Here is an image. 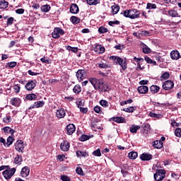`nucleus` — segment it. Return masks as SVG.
<instances>
[{"label": "nucleus", "mask_w": 181, "mask_h": 181, "mask_svg": "<svg viewBox=\"0 0 181 181\" xmlns=\"http://www.w3.org/2000/svg\"><path fill=\"white\" fill-rule=\"evenodd\" d=\"M15 172H16V168H11L9 170H5L3 172V176L6 179V180L11 179L12 176L15 175Z\"/></svg>", "instance_id": "obj_4"}, {"label": "nucleus", "mask_w": 181, "mask_h": 181, "mask_svg": "<svg viewBox=\"0 0 181 181\" xmlns=\"http://www.w3.org/2000/svg\"><path fill=\"white\" fill-rule=\"evenodd\" d=\"M40 8H41L42 12H45V13L49 12V11H50V8H51L50 5L49 4L43 5Z\"/></svg>", "instance_id": "obj_38"}, {"label": "nucleus", "mask_w": 181, "mask_h": 181, "mask_svg": "<svg viewBox=\"0 0 181 181\" xmlns=\"http://www.w3.org/2000/svg\"><path fill=\"white\" fill-rule=\"evenodd\" d=\"M76 78L79 82L83 81L86 78V71L84 69H79L76 72Z\"/></svg>", "instance_id": "obj_7"}, {"label": "nucleus", "mask_w": 181, "mask_h": 181, "mask_svg": "<svg viewBox=\"0 0 181 181\" xmlns=\"http://www.w3.org/2000/svg\"><path fill=\"white\" fill-rule=\"evenodd\" d=\"M9 6V3L5 0H0V9H6Z\"/></svg>", "instance_id": "obj_28"}, {"label": "nucleus", "mask_w": 181, "mask_h": 181, "mask_svg": "<svg viewBox=\"0 0 181 181\" xmlns=\"http://www.w3.org/2000/svg\"><path fill=\"white\" fill-rule=\"evenodd\" d=\"M21 100L19 98H13L10 100V104L14 105V107H19L21 105Z\"/></svg>", "instance_id": "obj_17"}, {"label": "nucleus", "mask_w": 181, "mask_h": 181, "mask_svg": "<svg viewBox=\"0 0 181 181\" xmlns=\"http://www.w3.org/2000/svg\"><path fill=\"white\" fill-rule=\"evenodd\" d=\"M92 154L93 156H98L100 157L101 156V150L100 148H98L97 150L94 151Z\"/></svg>", "instance_id": "obj_47"}, {"label": "nucleus", "mask_w": 181, "mask_h": 181, "mask_svg": "<svg viewBox=\"0 0 181 181\" xmlns=\"http://www.w3.org/2000/svg\"><path fill=\"white\" fill-rule=\"evenodd\" d=\"M57 118H64L66 117V110L63 108H60L56 112Z\"/></svg>", "instance_id": "obj_20"}, {"label": "nucleus", "mask_w": 181, "mask_h": 181, "mask_svg": "<svg viewBox=\"0 0 181 181\" xmlns=\"http://www.w3.org/2000/svg\"><path fill=\"white\" fill-rule=\"evenodd\" d=\"M151 132V125L146 123L143 125V135L144 136H148V134Z\"/></svg>", "instance_id": "obj_13"}, {"label": "nucleus", "mask_w": 181, "mask_h": 181, "mask_svg": "<svg viewBox=\"0 0 181 181\" xmlns=\"http://www.w3.org/2000/svg\"><path fill=\"white\" fill-rule=\"evenodd\" d=\"M153 146L156 148V149H160V148H163V143H162L160 141H153Z\"/></svg>", "instance_id": "obj_26"}, {"label": "nucleus", "mask_w": 181, "mask_h": 181, "mask_svg": "<svg viewBox=\"0 0 181 181\" xmlns=\"http://www.w3.org/2000/svg\"><path fill=\"white\" fill-rule=\"evenodd\" d=\"M88 139H90V137L87 135H82V136L81 137V141L82 142H84L85 141H88Z\"/></svg>", "instance_id": "obj_59"}, {"label": "nucleus", "mask_w": 181, "mask_h": 181, "mask_svg": "<svg viewBox=\"0 0 181 181\" xmlns=\"http://www.w3.org/2000/svg\"><path fill=\"white\" fill-rule=\"evenodd\" d=\"M151 50L149 47H148L146 45H143V53H145V54H148V53H151Z\"/></svg>", "instance_id": "obj_41"}, {"label": "nucleus", "mask_w": 181, "mask_h": 181, "mask_svg": "<svg viewBox=\"0 0 181 181\" xmlns=\"http://www.w3.org/2000/svg\"><path fill=\"white\" fill-rule=\"evenodd\" d=\"M95 112H97V114H100V112H101V107L100 106H95L94 108H93Z\"/></svg>", "instance_id": "obj_62"}, {"label": "nucleus", "mask_w": 181, "mask_h": 181, "mask_svg": "<svg viewBox=\"0 0 181 181\" xmlns=\"http://www.w3.org/2000/svg\"><path fill=\"white\" fill-rule=\"evenodd\" d=\"M15 149L18 152H23L25 147L23 146V141L22 140H18L15 144Z\"/></svg>", "instance_id": "obj_8"}, {"label": "nucleus", "mask_w": 181, "mask_h": 181, "mask_svg": "<svg viewBox=\"0 0 181 181\" xmlns=\"http://www.w3.org/2000/svg\"><path fill=\"white\" fill-rule=\"evenodd\" d=\"M61 151H63L64 152H67L69 149H70V143L67 141H64L61 143L60 145Z\"/></svg>", "instance_id": "obj_10"}, {"label": "nucleus", "mask_w": 181, "mask_h": 181, "mask_svg": "<svg viewBox=\"0 0 181 181\" xmlns=\"http://www.w3.org/2000/svg\"><path fill=\"white\" fill-rule=\"evenodd\" d=\"M29 173H30V170L29 169V167L25 166L22 168L21 172L22 177H26L29 176Z\"/></svg>", "instance_id": "obj_15"}, {"label": "nucleus", "mask_w": 181, "mask_h": 181, "mask_svg": "<svg viewBox=\"0 0 181 181\" xmlns=\"http://www.w3.org/2000/svg\"><path fill=\"white\" fill-rule=\"evenodd\" d=\"M15 93H18L21 91V86L18 84H16L13 86Z\"/></svg>", "instance_id": "obj_53"}, {"label": "nucleus", "mask_w": 181, "mask_h": 181, "mask_svg": "<svg viewBox=\"0 0 181 181\" xmlns=\"http://www.w3.org/2000/svg\"><path fill=\"white\" fill-rule=\"evenodd\" d=\"M149 117H151V118H156L157 119H160V118H163V115L151 112L149 113Z\"/></svg>", "instance_id": "obj_35"}, {"label": "nucleus", "mask_w": 181, "mask_h": 181, "mask_svg": "<svg viewBox=\"0 0 181 181\" xmlns=\"http://www.w3.org/2000/svg\"><path fill=\"white\" fill-rule=\"evenodd\" d=\"M110 60H112L116 64L121 66L122 70H127V62L119 57L111 56Z\"/></svg>", "instance_id": "obj_2"}, {"label": "nucleus", "mask_w": 181, "mask_h": 181, "mask_svg": "<svg viewBox=\"0 0 181 181\" xmlns=\"http://www.w3.org/2000/svg\"><path fill=\"white\" fill-rule=\"evenodd\" d=\"M161 77H162V78L167 79V78H169V77H170V74H169V73H168V72H165L163 74Z\"/></svg>", "instance_id": "obj_61"}, {"label": "nucleus", "mask_w": 181, "mask_h": 181, "mask_svg": "<svg viewBox=\"0 0 181 181\" xmlns=\"http://www.w3.org/2000/svg\"><path fill=\"white\" fill-rule=\"evenodd\" d=\"M98 32L99 33H107V32H108V28L103 26L100 27L98 29Z\"/></svg>", "instance_id": "obj_48"}, {"label": "nucleus", "mask_w": 181, "mask_h": 181, "mask_svg": "<svg viewBox=\"0 0 181 181\" xmlns=\"http://www.w3.org/2000/svg\"><path fill=\"white\" fill-rule=\"evenodd\" d=\"M70 13H78V6H77L76 4H72L70 7Z\"/></svg>", "instance_id": "obj_22"}, {"label": "nucleus", "mask_w": 181, "mask_h": 181, "mask_svg": "<svg viewBox=\"0 0 181 181\" xmlns=\"http://www.w3.org/2000/svg\"><path fill=\"white\" fill-rule=\"evenodd\" d=\"M168 14L172 18H180V16H179V13L175 10H170V11H168Z\"/></svg>", "instance_id": "obj_29"}, {"label": "nucleus", "mask_w": 181, "mask_h": 181, "mask_svg": "<svg viewBox=\"0 0 181 181\" xmlns=\"http://www.w3.org/2000/svg\"><path fill=\"white\" fill-rule=\"evenodd\" d=\"M37 98V95H36L35 93L28 94L25 96V100H28L29 101L36 100Z\"/></svg>", "instance_id": "obj_31"}, {"label": "nucleus", "mask_w": 181, "mask_h": 181, "mask_svg": "<svg viewBox=\"0 0 181 181\" xmlns=\"http://www.w3.org/2000/svg\"><path fill=\"white\" fill-rule=\"evenodd\" d=\"M175 135L177 136L178 138H181V129L177 128L175 131Z\"/></svg>", "instance_id": "obj_52"}, {"label": "nucleus", "mask_w": 181, "mask_h": 181, "mask_svg": "<svg viewBox=\"0 0 181 181\" xmlns=\"http://www.w3.org/2000/svg\"><path fill=\"white\" fill-rule=\"evenodd\" d=\"M60 35H64V30L60 28H55L52 33V37L54 39H59Z\"/></svg>", "instance_id": "obj_5"}, {"label": "nucleus", "mask_w": 181, "mask_h": 181, "mask_svg": "<svg viewBox=\"0 0 181 181\" xmlns=\"http://www.w3.org/2000/svg\"><path fill=\"white\" fill-rule=\"evenodd\" d=\"M108 25L110 26H114V25H119V21H109Z\"/></svg>", "instance_id": "obj_58"}, {"label": "nucleus", "mask_w": 181, "mask_h": 181, "mask_svg": "<svg viewBox=\"0 0 181 181\" xmlns=\"http://www.w3.org/2000/svg\"><path fill=\"white\" fill-rule=\"evenodd\" d=\"M153 156L148 153H143L140 155L141 160H151Z\"/></svg>", "instance_id": "obj_16"}, {"label": "nucleus", "mask_w": 181, "mask_h": 181, "mask_svg": "<svg viewBox=\"0 0 181 181\" xmlns=\"http://www.w3.org/2000/svg\"><path fill=\"white\" fill-rule=\"evenodd\" d=\"M16 13H18V15H22V14L25 13V9H23V8L16 9Z\"/></svg>", "instance_id": "obj_60"}, {"label": "nucleus", "mask_w": 181, "mask_h": 181, "mask_svg": "<svg viewBox=\"0 0 181 181\" xmlns=\"http://www.w3.org/2000/svg\"><path fill=\"white\" fill-rule=\"evenodd\" d=\"M16 62H11L7 63V66L10 67L11 69H13V67H16Z\"/></svg>", "instance_id": "obj_54"}, {"label": "nucleus", "mask_w": 181, "mask_h": 181, "mask_svg": "<svg viewBox=\"0 0 181 181\" xmlns=\"http://www.w3.org/2000/svg\"><path fill=\"white\" fill-rule=\"evenodd\" d=\"M94 52L95 53H98V54H101L105 52V48L104 47H102L101 45H98L94 48Z\"/></svg>", "instance_id": "obj_19"}, {"label": "nucleus", "mask_w": 181, "mask_h": 181, "mask_svg": "<svg viewBox=\"0 0 181 181\" xmlns=\"http://www.w3.org/2000/svg\"><path fill=\"white\" fill-rule=\"evenodd\" d=\"M128 156L129 159H136V158H138V153L135 151H131L129 153Z\"/></svg>", "instance_id": "obj_37"}, {"label": "nucleus", "mask_w": 181, "mask_h": 181, "mask_svg": "<svg viewBox=\"0 0 181 181\" xmlns=\"http://www.w3.org/2000/svg\"><path fill=\"white\" fill-rule=\"evenodd\" d=\"M141 35L142 36H151V33H149V31L144 30L141 32Z\"/></svg>", "instance_id": "obj_64"}, {"label": "nucleus", "mask_w": 181, "mask_h": 181, "mask_svg": "<svg viewBox=\"0 0 181 181\" xmlns=\"http://www.w3.org/2000/svg\"><path fill=\"white\" fill-rule=\"evenodd\" d=\"M61 180H62V181H71L70 177L67 175H61Z\"/></svg>", "instance_id": "obj_57"}, {"label": "nucleus", "mask_w": 181, "mask_h": 181, "mask_svg": "<svg viewBox=\"0 0 181 181\" xmlns=\"http://www.w3.org/2000/svg\"><path fill=\"white\" fill-rule=\"evenodd\" d=\"M160 88L156 85H153L150 87V91L152 93V94H156L158 91H159Z\"/></svg>", "instance_id": "obj_30"}, {"label": "nucleus", "mask_w": 181, "mask_h": 181, "mask_svg": "<svg viewBox=\"0 0 181 181\" xmlns=\"http://www.w3.org/2000/svg\"><path fill=\"white\" fill-rule=\"evenodd\" d=\"M100 104L104 108H107L109 106L108 102L107 100H101L100 101Z\"/></svg>", "instance_id": "obj_46"}, {"label": "nucleus", "mask_w": 181, "mask_h": 181, "mask_svg": "<svg viewBox=\"0 0 181 181\" xmlns=\"http://www.w3.org/2000/svg\"><path fill=\"white\" fill-rule=\"evenodd\" d=\"M73 91L75 93V94L81 93V86H80V85H76L73 88Z\"/></svg>", "instance_id": "obj_40"}, {"label": "nucleus", "mask_w": 181, "mask_h": 181, "mask_svg": "<svg viewBox=\"0 0 181 181\" xmlns=\"http://www.w3.org/2000/svg\"><path fill=\"white\" fill-rule=\"evenodd\" d=\"M172 60H179L180 59V53L177 50H173L170 54Z\"/></svg>", "instance_id": "obj_11"}, {"label": "nucleus", "mask_w": 181, "mask_h": 181, "mask_svg": "<svg viewBox=\"0 0 181 181\" xmlns=\"http://www.w3.org/2000/svg\"><path fill=\"white\" fill-rule=\"evenodd\" d=\"M45 105V102L43 101H37L35 102L33 107H30V108H39L40 107H43Z\"/></svg>", "instance_id": "obj_32"}, {"label": "nucleus", "mask_w": 181, "mask_h": 181, "mask_svg": "<svg viewBox=\"0 0 181 181\" xmlns=\"http://www.w3.org/2000/svg\"><path fill=\"white\" fill-rule=\"evenodd\" d=\"M144 59L146 61V63H148V64H153V66H156V62L151 59V58L146 57Z\"/></svg>", "instance_id": "obj_43"}, {"label": "nucleus", "mask_w": 181, "mask_h": 181, "mask_svg": "<svg viewBox=\"0 0 181 181\" xmlns=\"http://www.w3.org/2000/svg\"><path fill=\"white\" fill-rule=\"evenodd\" d=\"M97 90H98L99 91H107V90H108V86L103 81H100L97 88Z\"/></svg>", "instance_id": "obj_14"}, {"label": "nucleus", "mask_w": 181, "mask_h": 181, "mask_svg": "<svg viewBox=\"0 0 181 181\" xmlns=\"http://www.w3.org/2000/svg\"><path fill=\"white\" fill-rule=\"evenodd\" d=\"M70 21L72 22V23H74V25L80 23V18H77L76 16H71Z\"/></svg>", "instance_id": "obj_39"}, {"label": "nucleus", "mask_w": 181, "mask_h": 181, "mask_svg": "<svg viewBox=\"0 0 181 181\" xmlns=\"http://www.w3.org/2000/svg\"><path fill=\"white\" fill-rule=\"evenodd\" d=\"M111 8H112V12L113 15H117V13L119 12V6H118L117 4H115L114 6H112Z\"/></svg>", "instance_id": "obj_33"}, {"label": "nucleus", "mask_w": 181, "mask_h": 181, "mask_svg": "<svg viewBox=\"0 0 181 181\" xmlns=\"http://www.w3.org/2000/svg\"><path fill=\"white\" fill-rule=\"evenodd\" d=\"M166 171L165 170H157L153 177L155 180L161 181L165 179Z\"/></svg>", "instance_id": "obj_3"}, {"label": "nucleus", "mask_w": 181, "mask_h": 181, "mask_svg": "<svg viewBox=\"0 0 181 181\" xmlns=\"http://www.w3.org/2000/svg\"><path fill=\"white\" fill-rule=\"evenodd\" d=\"M112 119L115 122H117V124H123L124 122H125V119L122 117H113Z\"/></svg>", "instance_id": "obj_25"}, {"label": "nucleus", "mask_w": 181, "mask_h": 181, "mask_svg": "<svg viewBox=\"0 0 181 181\" xmlns=\"http://www.w3.org/2000/svg\"><path fill=\"white\" fill-rule=\"evenodd\" d=\"M13 21H15V18L13 17H10L7 19V25H11L12 23H13Z\"/></svg>", "instance_id": "obj_56"}, {"label": "nucleus", "mask_w": 181, "mask_h": 181, "mask_svg": "<svg viewBox=\"0 0 181 181\" xmlns=\"http://www.w3.org/2000/svg\"><path fill=\"white\" fill-rule=\"evenodd\" d=\"M146 8L147 9H156V4H152V3H148Z\"/></svg>", "instance_id": "obj_50"}, {"label": "nucleus", "mask_w": 181, "mask_h": 181, "mask_svg": "<svg viewBox=\"0 0 181 181\" xmlns=\"http://www.w3.org/2000/svg\"><path fill=\"white\" fill-rule=\"evenodd\" d=\"M138 129H141V126L132 125L130 128V132H132V134H136Z\"/></svg>", "instance_id": "obj_36"}, {"label": "nucleus", "mask_w": 181, "mask_h": 181, "mask_svg": "<svg viewBox=\"0 0 181 181\" xmlns=\"http://www.w3.org/2000/svg\"><path fill=\"white\" fill-rule=\"evenodd\" d=\"M12 121V117L11 116H6L5 117L3 118V122H5L6 124H9Z\"/></svg>", "instance_id": "obj_49"}, {"label": "nucleus", "mask_w": 181, "mask_h": 181, "mask_svg": "<svg viewBox=\"0 0 181 181\" xmlns=\"http://www.w3.org/2000/svg\"><path fill=\"white\" fill-rule=\"evenodd\" d=\"M163 90H172L173 87H175V83L172 81H166L163 84Z\"/></svg>", "instance_id": "obj_9"}, {"label": "nucleus", "mask_w": 181, "mask_h": 181, "mask_svg": "<svg viewBox=\"0 0 181 181\" xmlns=\"http://www.w3.org/2000/svg\"><path fill=\"white\" fill-rule=\"evenodd\" d=\"M32 8L37 10L39 8H40V4H39L37 2H33Z\"/></svg>", "instance_id": "obj_55"}, {"label": "nucleus", "mask_w": 181, "mask_h": 181, "mask_svg": "<svg viewBox=\"0 0 181 181\" xmlns=\"http://www.w3.org/2000/svg\"><path fill=\"white\" fill-rule=\"evenodd\" d=\"M13 144V138H12V136H8L7 138V142L6 143V146H11V144Z\"/></svg>", "instance_id": "obj_45"}, {"label": "nucleus", "mask_w": 181, "mask_h": 181, "mask_svg": "<svg viewBox=\"0 0 181 181\" xmlns=\"http://www.w3.org/2000/svg\"><path fill=\"white\" fill-rule=\"evenodd\" d=\"M76 156L78 158H87V156H88V153L86 151H76Z\"/></svg>", "instance_id": "obj_23"}, {"label": "nucleus", "mask_w": 181, "mask_h": 181, "mask_svg": "<svg viewBox=\"0 0 181 181\" xmlns=\"http://www.w3.org/2000/svg\"><path fill=\"white\" fill-rule=\"evenodd\" d=\"M3 130L5 134H11V136H13V134H15V130L11 129L9 127H6L3 128Z\"/></svg>", "instance_id": "obj_24"}, {"label": "nucleus", "mask_w": 181, "mask_h": 181, "mask_svg": "<svg viewBox=\"0 0 181 181\" xmlns=\"http://www.w3.org/2000/svg\"><path fill=\"white\" fill-rule=\"evenodd\" d=\"M137 90L140 94H146L149 91V88L146 86H141L138 87Z\"/></svg>", "instance_id": "obj_21"}, {"label": "nucleus", "mask_w": 181, "mask_h": 181, "mask_svg": "<svg viewBox=\"0 0 181 181\" xmlns=\"http://www.w3.org/2000/svg\"><path fill=\"white\" fill-rule=\"evenodd\" d=\"M91 127H92V128H96V129H101V127L100 126H98V122H92Z\"/></svg>", "instance_id": "obj_51"}, {"label": "nucleus", "mask_w": 181, "mask_h": 181, "mask_svg": "<svg viewBox=\"0 0 181 181\" xmlns=\"http://www.w3.org/2000/svg\"><path fill=\"white\" fill-rule=\"evenodd\" d=\"M100 69H108V64L106 60L103 59L98 64Z\"/></svg>", "instance_id": "obj_27"}, {"label": "nucleus", "mask_w": 181, "mask_h": 181, "mask_svg": "<svg viewBox=\"0 0 181 181\" xmlns=\"http://www.w3.org/2000/svg\"><path fill=\"white\" fill-rule=\"evenodd\" d=\"M14 163L16 165H21L22 163V156L17 155L14 158Z\"/></svg>", "instance_id": "obj_34"}, {"label": "nucleus", "mask_w": 181, "mask_h": 181, "mask_svg": "<svg viewBox=\"0 0 181 181\" xmlns=\"http://www.w3.org/2000/svg\"><path fill=\"white\" fill-rule=\"evenodd\" d=\"M135 110H136V107L130 106L129 107L124 108L123 111H124L125 112H134Z\"/></svg>", "instance_id": "obj_42"}, {"label": "nucleus", "mask_w": 181, "mask_h": 181, "mask_svg": "<svg viewBox=\"0 0 181 181\" xmlns=\"http://www.w3.org/2000/svg\"><path fill=\"white\" fill-rule=\"evenodd\" d=\"M89 81L90 82V84H92V86L94 87L95 90H97L101 81L97 79L96 78H90Z\"/></svg>", "instance_id": "obj_12"}, {"label": "nucleus", "mask_w": 181, "mask_h": 181, "mask_svg": "<svg viewBox=\"0 0 181 181\" xmlns=\"http://www.w3.org/2000/svg\"><path fill=\"white\" fill-rule=\"evenodd\" d=\"M66 131L69 134V135H73L74 132H76V126L73 124H70L68 126H66Z\"/></svg>", "instance_id": "obj_18"}, {"label": "nucleus", "mask_w": 181, "mask_h": 181, "mask_svg": "<svg viewBox=\"0 0 181 181\" xmlns=\"http://www.w3.org/2000/svg\"><path fill=\"white\" fill-rule=\"evenodd\" d=\"M125 18H129L130 19H137L141 15V12L136 9L126 10L123 12Z\"/></svg>", "instance_id": "obj_1"}, {"label": "nucleus", "mask_w": 181, "mask_h": 181, "mask_svg": "<svg viewBox=\"0 0 181 181\" xmlns=\"http://www.w3.org/2000/svg\"><path fill=\"white\" fill-rule=\"evenodd\" d=\"M88 5H98L100 4V0H86Z\"/></svg>", "instance_id": "obj_44"}, {"label": "nucleus", "mask_w": 181, "mask_h": 181, "mask_svg": "<svg viewBox=\"0 0 181 181\" xmlns=\"http://www.w3.org/2000/svg\"><path fill=\"white\" fill-rule=\"evenodd\" d=\"M76 172L78 175H83V169L80 167H78L76 169Z\"/></svg>", "instance_id": "obj_63"}, {"label": "nucleus", "mask_w": 181, "mask_h": 181, "mask_svg": "<svg viewBox=\"0 0 181 181\" xmlns=\"http://www.w3.org/2000/svg\"><path fill=\"white\" fill-rule=\"evenodd\" d=\"M36 83H37V81H36V80H31V81H29L25 85V88L28 91H32V90H33V88H35V87H36Z\"/></svg>", "instance_id": "obj_6"}]
</instances>
